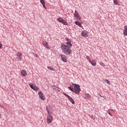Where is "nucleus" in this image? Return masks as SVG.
<instances>
[{
    "label": "nucleus",
    "instance_id": "nucleus-26",
    "mask_svg": "<svg viewBox=\"0 0 127 127\" xmlns=\"http://www.w3.org/2000/svg\"><path fill=\"white\" fill-rule=\"evenodd\" d=\"M17 55H19V56L21 57V56H22V53H18Z\"/></svg>",
    "mask_w": 127,
    "mask_h": 127
},
{
    "label": "nucleus",
    "instance_id": "nucleus-21",
    "mask_svg": "<svg viewBox=\"0 0 127 127\" xmlns=\"http://www.w3.org/2000/svg\"><path fill=\"white\" fill-rule=\"evenodd\" d=\"M104 82L106 83V84H108V85H111V83H110V81L108 79H103Z\"/></svg>",
    "mask_w": 127,
    "mask_h": 127
},
{
    "label": "nucleus",
    "instance_id": "nucleus-34",
    "mask_svg": "<svg viewBox=\"0 0 127 127\" xmlns=\"http://www.w3.org/2000/svg\"><path fill=\"white\" fill-rule=\"evenodd\" d=\"M104 100H106V98H105V97H104Z\"/></svg>",
    "mask_w": 127,
    "mask_h": 127
},
{
    "label": "nucleus",
    "instance_id": "nucleus-30",
    "mask_svg": "<svg viewBox=\"0 0 127 127\" xmlns=\"http://www.w3.org/2000/svg\"><path fill=\"white\" fill-rule=\"evenodd\" d=\"M2 47V44L0 43V48H1Z\"/></svg>",
    "mask_w": 127,
    "mask_h": 127
},
{
    "label": "nucleus",
    "instance_id": "nucleus-31",
    "mask_svg": "<svg viewBox=\"0 0 127 127\" xmlns=\"http://www.w3.org/2000/svg\"><path fill=\"white\" fill-rule=\"evenodd\" d=\"M36 57H37V58H38V57H39V56H38V55H37V54H36Z\"/></svg>",
    "mask_w": 127,
    "mask_h": 127
},
{
    "label": "nucleus",
    "instance_id": "nucleus-11",
    "mask_svg": "<svg viewBox=\"0 0 127 127\" xmlns=\"http://www.w3.org/2000/svg\"><path fill=\"white\" fill-rule=\"evenodd\" d=\"M124 35L127 36V25L124 26Z\"/></svg>",
    "mask_w": 127,
    "mask_h": 127
},
{
    "label": "nucleus",
    "instance_id": "nucleus-4",
    "mask_svg": "<svg viewBox=\"0 0 127 127\" xmlns=\"http://www.w3.org/2000/svg\"><path fill=\"white\" fill-rule=\"evenodd\" d=\"M29 86L30 87L31 89H32L33 90H34V91H38V90H39V88H38V87H37V86H33V84L32 83L29 84Z\"/></svg>",
    "mask_w": 127,
    "mask_h": 127
},
{
    "label": "nucleus",
    "instance_id": "nucleus-33",
    "mask_svg": "<svg viewBox=\"0 0 127 127\" xmlns=\"http://www.w3.org/2000/svg\"><path fill=\"white\" fill-rule=\"evenodd\" d=\"M0 107L1 108H3V107H2V106H1V105H0Z\"/></svg>",
    "mask_w": 127,
    "mask_h": 127
},
{
    "label": "nucleus",
    "instance_id": "nucleus-28",
    "mask_svg": "<svg viewBox=\"0 0 127 127\" xmlns=\"http://www.w3.org/2000/svg\"><path fill=\"white\" fill-rule=\"evenodd\" d=\"M64 96H66V97H67V99H68V97H70V96H69L68 94H67L66 93H64Z\"/></svg>",
    "mask_w": 127,
    "mask_h": 127
},
{
    "label": "nucleus",
    "instance_id": "nucleus-7",
    "mask_svg": "<svg viewBox=\"0 0 127 127\" xmlns=\"http://www.w3.org/2000/svg\"><path fill=\"white\" fill-rule=\"evenodd\" d=\"M38 95L41 100H42V101H44V100H45V97L44 96V94H43V93H42V92H39L38 93Z\"/></svg>",
    "mask_w": 127,
    "mask_h": 127
},
{
    "label": "nucleus",
    "instance_id": "nucleus-10",
    "mask_svg": "<svg viewBox=\"0 0 127 127\" xmlns=\"http://www.w3.org/2000/svg\"><path fill=\"white\" fill-rule=\"evenodd\" d=\"M81 35H82V36H84V37H88V32L86 31H83L81 32Z\"/></svg>",
    "mask_w": 127,
    "mask_h": 127
},
{
    "label": "nucleus",
    "instance_id": "nucleus-8",
    "mask_svg": "<svg viewBox=\"0 0 127 127\" xmlns=\"http://www.w3.org/2000/svg\"><path fill=\"white\" fill-rule=\"evenodd\" d=\"M42 44L44 46V47H45V48L50 49V46L48 45V43L47 42L44 41L42 42Z\"/></svg>",
    "mask_w": 127,
    "mask_h": 127
},
{
    "label": "nucleus",
    "instance_id": "nucleus-18",
    "mask_svg": "<svg viewBox=\"0 0 127 127\" xmlns=\"http://www.w3.org/2000/svg\"><path fill=\"white\" fill-rule=\"evenodd\" d=\"M113 2L116 5H120V3H119L118 0H114Z\"/></svg>",
    "mask_w": 127,
    "mask_h": 127
},
{
    "label": "nucleus",
    "instance_id": "nucleus-3",
    "mask_svg": "<svg viewBox=\"0 0 127 127\" xmlns=\"http://www.w3.org/2000/svg\"><path fill=\"white\" fill-rule=\"evenodd\" d=\"M74 89H73V93L78 95L79 93H80V91H81V88H80V85L79 84H74Z\"/></svg>",
    "mask_w": 127,
    "mask_h": 127
},
{
    "label": "nucleus",
    "instance_id": "nucleus-24",
    "mask_svg": "<svg viewBox=\"0 0 127 127\" xmlns=\"http://www.w3.org/2000/svg\"><path fill=\"white\" fill-rule=\"evenodd\" d=\"M63 20L64 19L61 18V17H60V18L57 19V21H59V22H61V21H63Z\"/></svg>",
    "mask_w": 127,
    "mask_h": 127
},
{
    "label": "nucleus",
    "instance_id": "nucleus-27",
    "mask_svg": "<svg viewBox=\"0 0 127 127\" xmlns=\"http://www.w3.org/2000/svg\"><path fill=\"white\" fill-rule=\"evenodd\" d=\"M100 65H101V66H103V67L105 66V64L103 62L100 63Z\"/></svg>",
    "mask_w": 127,
    "mask_h": 127
},
{
    "label": "nucleus",
    "instance_id": "nucleus-13",
    "mask_svg": "<svg viewBox=\"0 0 127 127\" xmlns=\"http://www.w3.org/2000/svg\"><path fill=\"white\" fill-rule=\"evenodd\" d=\"M68 100L69 101V102L73 104V105L75 104V101H74V100H73V98H71L70 96H68Z\"/></svg>",
    "mask_w": 127,
    "mask_h": 127
},
{
    "label": "nucleus",
    "instance_id": "nucleus-14",
    "mask_svg": "<svg viewBox=\"0 0 127 127\" xmlns=\"http://www.w3.org/2000/svg\"><path fill=\"white\" fill-rule=\"evenodd\" d=\"M21 74H22V76H23V77H26L27 75V73H26V71L24 70H22L21 71Z\"/></svg>",
    "mask_w": 127,
    "mask_h": 127
},
{
    "label": "nucleus",
    "instance_id": "nucleus-5",
    "mask_svg": "<svg viewBox=\"0 0 127 127\" xmlns=\"http://www.w3.org/2000/svg\"><path fill=\"white\" fill-rule=\"evenodd\" d=\"M65 39V40H66V41H67L66 43V44H67L66 45H67V46H69V47H72V44H71L72 41L71 40V39H68V37H66Z\"/></svg>",
    "mask_w": 127,
    "mask_h": 127
},
{
    "label": "nucleus",
    "instance_id": "nucleus-12",
    "mask_svg": "<svg viewBox=\"0 0 127 127\" xmlns=\"http://www.w3.org/2000/svg\"><path fill=\"white\" fill-rule=\"evenodd\" d=\"M89 63H91L92 66H96L97 65V61H95V60L90 61Z\"/></svg>",
    "mask_w": 127,
    "mask_h": 127
},
{
    "label": "nucleus",
    "instance_id": "nucleus-25",
    "mask_svg": "<svg viewBox=\"0 0 127 127\" xmlns=\"http://www.w3.org/2000/svg\"><path fill=\"white\" fill-rule=\"evenodd\" d=\"M68 88L69 89V90H70V91H71L72 92H73L74 88H72V87H68Z\"/></svg>",
    "mask_w": 127,
    "mask_h": 127
},
{
    "label": "nucleus",
    "instance_id": "nucleus-17",
    "mask_svg": "<svg viewBox=\"0 0 127 127\" xmlns=\"http://www.w3.org/2000/svg\"><path fill=\"white\" fill-rule=\"evenodd\" d=\"M85 99H91V95L88 93L85 94Z\"/></svg>",
    "mask_w": 127,
    "mask_h": 127
},
{
    "label": "nucleus",
    "instance_id": "nucleus-6",
    "mask_svg": "<svg viewBox=\"0 0 127 127\" xmlns=\"http://www.w3.org/2000/svg\"><path fill=\"white\" fill-rule=\"evenodd\" d=\"M73 15L75 18L77 19V20H81V17H80L79 13H78V11L75 10L73 14Z\"/></svg>",
    "mask_w": 127,
    "mask_h": 127
},
{
    "label": "nucleus",
    "instance_id": "nucleus-35",
    "mask_svg": "<svg viewBox=\"0 0 127 127\" xmlns=\"http://www.w3.org/2000/svg\"><path fill=\"white\" fill-rule=\"evenodd\" d=\"M100 97H103V96H102V95H100Z\"/></svg>",
    "mask_w": 127,
    "mask_h": 127
},
{
    "label": "nucleus",
    "instance_id": "nucleus-22",
    "mask_svg": "<svg viewBox=\"0 0 127 127\" xmlns=\"http://www.w3.org/2000/svg\"><path fill=\"white\" fill-rule=\"evenodd\" d=\"M86 59H87V60H88V62L90 63L91 62V59L90 58V57L88 56H87L86 57Z\"/></svg>",
    "mask_w": 127,
    "mask_h": 127
},
{
    "label": "nucleus",
    "instance_id": "nucleus-19",
    "mask_svg": "<svg viewBox=\"0 0 127 127\" xmlns=\"http://www.w3.org/2000/svg\"><path fill=\"white\" fill-rule=\"evenodd\" d=\"M61 23H63L64 25H68V23L67 21H65L64 20V19L63 20V21H61Z\"/></svg>",
    "mask_w": 127,
    "mask_h": 127
},
{
    "label": "nucleus",
    "instance_id": "nucleus-16",
    "mask_svg": "<svg viewBox=\"0 0 127 127\" xmlns=\"http://www.w3.org/2000/svg\"><path fill=\"white\" fill-rule=\"evenodd\" d=\"M74 23L76 25L79 26V27H82L83 28V26L81 24V23H80L79 21H77L74 22Z\"/></svg>",
    "mask_w": 127,
    "mask_h": 127
},
{
    "label": "nucleus",
    "instance_id": "nucleus-15",
    "mask_svg": "<svg viewBox=\"0 0 127 127\" xmlns=\"http://www.w3.org/2000/svg\"><path fill=\"white\" fill-rule=\"evenodd\" d=\"M40 2L42 4L43 7H44V8L46 9L47 8L46 6H45V1H44V0H40Z\"/></svg>",
    "mask_w": 127,
    "mask_h": 127
},
{
    "label": "nucleus",
    "instance_id": "nucleus-2",
    "mask_svg": "<svg viewBox=\"0 0 127 127\" xmlns=\"http://www.w3.org/2000/svg\"><path fill=\"white\" fill-rule=\"evenodd\" d=\"M47 111L48 113V116L47 119V124H51V123H52V121H53V117H52V115H51V114H50L49 111H48V108H47Z\"/></svg>",
    "mask_w": 127,
    "mask_h": 127
},
{
    "label": "nucleus",
    "instance_id": "nucleus-9",
    "mask_svg": "<svg viewBox=\"0 0 127 127\" xmlns=\"http://www.w3.org/2000/svg\"><path fill=\"white\" fill-rule=\"evenodd\" d=\"M61 57L63 62H67V58H66V56L65 55L61 54Z\"/></svg>",
    "mask_w": 127,
    "mask_h": 127
},
{
    "label": "nucleus",
    "instance_id": "nucleus-32",
    "mask_svg": "<svg viewBox=\"0 0 127 127\" xmlns=\"http://www.w3.org/2000/svg\"><path fill=\"white\" fill-rule=\"evenodd\" d=\"M109 111H112V112H114V110L113 109H110Z\"/></svg>",
    "mask_w": 127,
    "mask_h": 127
},
{
    "label": "nucleus",
    "instance_id": "nucleus-20",
    "mask_svg": "<svg viewBox=\"0 0 127 127\" xmlns=\"http://www.w3.org/2000/svg\"><path fill=\"white\" fill-rule=\"evenodd\" d=\"M16 59L18 60V61H21V57L17 54H16Z\"/></svg>",
    "mask_w": 127,
    "mask_h": 127
},
{
    "label": "nucleus",
    "instance_id": "nucleus-23",
    "mask_svg": "<svg viewBox=\"0 0 127 127\" xmlns=\"http://www.w3.org/2000/svg\"><path fill=\"white\" fill-rule=\"evenodd\" d=\"M48 69H50L51 71H54V68H53L52 66H47Z\"/></svg>",
    "mask_w": 127,
    "mask_h": 127
},
{
    "label": "nucleus",
    "instance_id": "nucleus-1",
    "mask_svg": "<svg viewBox=\"0 0 127 127\" xmlns=\"http://www.w3.org/2000/svg\"><path fill=\"white\" fill-rule=\"evenodd\" d=\"M61 48L63 52H64V53L65 55H69L70 54H71V53H72V51L71 50V47H69L67 45H61Z\"/></svg>",
    "mask_w": 127,
    "mask_h": 127
},
{
    "label": "nucleus",
    "instance_id": "nucleus-29",
    "mask_svg": "<svg viewBox=\"0 0 127 127\" xmlns=\"http://www.w3.org/2000/svg\"><path fill=\"white\" fill-rule=\"evenodd\" d=\"M108 114L110 116H111V117H113V115H112V114L111 113V112H108Z\"/></svg>",
    "mask_w": 127,
    "mask_h": 127
}]
</instances>
